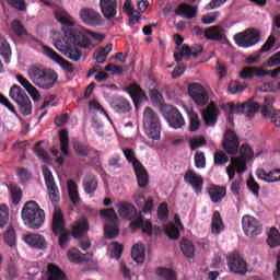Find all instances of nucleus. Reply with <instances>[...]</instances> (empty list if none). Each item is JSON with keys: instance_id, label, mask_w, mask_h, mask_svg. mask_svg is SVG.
<instances>
[{"instance_id": "nucleus-40", "label": "nucleus", "mask_w": 280, "mask_h": 280, "mask_svg": "<svg viewBox=\"0 0 280 280\" xmlns=\"http://www.w3.org/2000/svg\"><path fill=\"white\" fill-rule=\"evenodd\" d=\"M155 273L158 275V277H161V279H164V280H177L178 279V275L176 273V271H174V269H171V268L159 267L155 270Z\"/></svg>"}, {"instance_id": "nucleus-45", "label": "nucleus", "mask_w": 280, "mask_h": 280, "mask_svg": "<svg viewBox=\"0 0 280 280\" xmlns=\"http://www.w3.org/2000/svg\"><path fill=\"white\" fill-rule=\"evenodd\" d=\"M100 215L107 222H110V224H117L119 220V217H117V212H115V209L113 208L101 210Z\"/></svg>"}, {"instance_id": "nucleus-18", "label": "nucleus", "mask_w": 280, "mask_h": 280, "mask_svg": "<svg viewBox=\"0 0 280 280\" xmlns=\"http://www.w3.org/2000/svg\"><path fill=\"white\" fill-rule=\"evenodd\" d=\"M44 55L50 58V60H54V62H57L63 71H67L68 73H73V63L70 61H67V59L62 58L56 50L49 48V46H43Z\"/></svg>"}, {"instance_id": "nucleus-49", "label": "nucleus", "mask_w": 280, "mask_h": 280, "mask_svg": "<svg viewBox=\"0 0 280 280\" xmlns=\"http://www.w3.org/2000/svg\"><path fill=\"white\" fill-rule=\"evenodd\" d=\"M275 173H272V171L270 172H266V170L264 168H258L256 171V176L259 180H264L265 183H275Z\"/></svg>"}, {"instance_id": "nucleus-55", "label": "nucleus", "mask_w": 280, "mask_h": 280, "mask_svg": "<svg viewBox=\"0 0 280 280\" xmlns=\"http://www.w3.org/2000/svg\"><path fill=\"white\" fill-rule=\"evenodd\" d=\"M43 176L47 188L56 186L54 174L51 173V170H49V167L43 166Z\"/></svg>"}, {"instance_id": "nucleus-11", "label": "nucleus", "mask_w": 280, "mask_h": 280, "mask_svg": "<svg viewBox=\"0 0 280 280\" xmlns=\"http://www.w3.org/2000/svg\"><path fill=\"white\" fill-rule=\"evenodd\" d=\"M188 94L197 106H207L209 104V92L200 83L189 84Z\"/></svg>"}, {"instance_id": "nucleus-64", "label": "nucleus", "mask_w": 280, "mask_h": 280, "mask_svg": "<svg viewBox=\"0 0 280 280\" xmlns=\"http://www.w3.org/2000/svg\"><path fill=\"white\" fill-rule=\"evenodd\" d=\"M19 278V268L14 262H10L7 268V279L14 280Z\"/></svg>"}, {"instance_id": "nucleus-25", "label": "nucleus", "mask_w": 280, "mask_h": 280, "mask_svg": "<svg viewBox=\"0 0 280 280\" xmlns=\"http://www.w3.org/2000/svg\"><path fill=\"white\" fill-rule=\"evenodd\" d=\"M208 196H210L211 202L213 205H218V202H222L224 198H226V187L218 186L215 184H210L206 188Z\"/></svg>"}, {"instance_id": "nucleus-20", "label": "nucleus", "mask_w": 280, "mask_h": 280, "mask_svg": "<svg viewBox=\"0 0 280 280\" xmlns=\"http://www.w3.org/2000/svg\"><path fill=\"white\" fill-rule=\"evenodd\" d=\"M203 36L207 40H214L217 43H226V30L222 25H213L206 28Z\"/></svg>"}, {"instance_id": "nucleus-17", "label": "nucleus", "mask_w": 280, "mask_h": 280, "mask_svg": "<svg viewBox=\"0 0 280 280\" xmlns=\"http://www.w3.org/2000/svg\"><path fill=\"white\" fill-rule=\"evenodd\" d=\"M128 95H130L136 108L141 104V102H148V95L145 91L141 89V85L138 83H130L128 86L122 89Z\"/></svg>"}, {"instance_id": "nucleus-19", "label": "nucleus", "mask_w": 280, "mask_h": 280, "mask_svg": "<svg viewBox=\"0 0 280 280\" xmlns=\"http://www.w3.org/2000/svg\"><path fill=\"white\" fill-rule=\"evenodd\" d=\"M119 3L117 0H100V10L106 21H113L117 16Z\"/></svg>"}, {"instance_id": "nucleus-13", "label": "nucleus", "mask_w": 280, "mask_h": 280, "mask_svg": "<svg viewBox=\"0 0 280 280\" xmlns=\"http://www.w3.org/2000/svg\"><path fill=\"white\" fill-rule=\"evenodd\" d=\"M222 148L228 154L235 155L240 152V138L232 129H226L223 135Z\"/></svg>"}, {"instance_id": "nucleus-31", "label": "nucleus", "mask_w": 280, "mask_h": 280, "mask_svg": "<svg viewBox=\"0 0 280 280\" xmlns=\"http://www.w3.org/2000/svg\"><path fill=\"white\" fill-rule=\"evenodd\" d=\"M112 108L121 115L124 113H130V110H132V105H130V101L119 96L112 102Z\"/></svg>"}, {"instance_id": "nucleus-37", "label": "nucleus", "mask_w": 280, "mask_h": 280, "mask_svg": "<svg viewBox=\"0 0 280 280\" xmlns=\"http://www.w3.org/2000/svg\"><path fill=\"white\" fill-rule=\"evenodd\" d=\"M0 56H2L4 59L5 65H10V58H12V48L3 35H0Z\"/></svg>"}, {"instance_id": "nucleus-53", "label": "nucleus", "mask_w": 280, "mask_h": 280, "mask_svg": "<svg viewBox=\"0 0 280 280\" xmlns=\"http://www.w3.org/2000/svg\"><path fill=\"white\" fill-rule=\"evenodd\" d=\"M40 143H43V142L39 141L35 144V148H34L35 154H36V156H38V159L44 161V163H50L51 158L49 156V153H47V151H45V149L40 148Z\"/></svg>"}, {"instance_id": "nucleus-12", "label": "nucleus", "mask_w": 280, "mask_h": 280, "mask_svg": "<svg viewBox=\"0 0 280 280\" xmlns=\"http://www.w3.org/2000/svg\"><path fill=\"white\" fill-rule=\"evenodd\" d=\"M81 21L90 27H100L104 25V18L95 9L82 8L79 12Z\"/></svg>"}, {"instance_id": "nucleus-44", "label": "nucleus", "mask_w": 280, "mask_h": 280, "mask_svg": "<svg viewBox=\"0 0 280 280\" xmlns=\"http://www.w3.org/2000/svg\"><path fill=\"white\" fill-rule=\"evenodd\" d=\"M267 244L270 248H277V246H280V233L277 228L270 229L267 237Z\"/></svg>"}, {"instance_id": "nucleus-22", "label": "nucleus", "mask_w": 280, "mask_h": 280, "mask_svg": "<svg viewBox=\"0 0 280 280\" xmlns=\"http://www.w3.org/2000/svg\"><path fill=\"white\" fill-rule=\"evenodd\" d=\"M117 209L121 218L125 220H131V222H133V220H138L139 215H141V212L137 210V207L128 201L119 202L117 205Z\"/></svg>"}, {"instance_id": "nucleus-15", "label": "nucleus", "mask_w": 280, "mask_h": 280, "mask_svg": "<svg viewBox=\"0 0 280 280\" xmlns=\"http://www.w3.org/2000/svg\"><path fill=\"white\" fill-rule=\"evenodd\" d=\"M184 182L194 189L197 196L202 194V187L205 186V179L201 175L196 173L194 170H188L184 175Z\"/></svg>"}, {"instance_id": "nucleus-1", "label": "nucleus", "mask_w": 280, "mask_h": 280, "mask_svg": "<svg viewBox=\"0 0 280 280\" xmlns=\"http://www.w3.org/2000/svg\"><path fill=\"white\" fill-rule=\"evenodd\" d=\"M30 80L38 86V89L49 90L54 89L58 82V73L51 69L34 66L27 71Z\"/></svg>"}, {"instance_id": "nucleus-63", "label": "nucleus", "mask_w": 280, "mask_h": 280, "mask_svg": "<svg viewBox=\"0 0 280 280\" xmlns=\"http://www.w3.org/2000/svg\"><path fill=\"white\" fill-rule=\"evenodd\" d=\"M229 163V155L223 151H217L214 153V165H226Z\"/></svg>"}, {"instance_id": "nucleus-2", "label": "nucleus", "mask_w": 280, "mask_h": 280, "mask_svg": "<svg viewBox=\"0 0 280 280\" xmlns=\"http://www.w3.org/2000/svg\"><path fill=\"white\" fill-rule=\"evenodd\" d=\"M22 220L25 226L38 231L45 224V210L36 201H27L22 209Z\"/></svg>"}, {"instance_id": "nucleus-41", "label": "nucleus", "mask_w": 280, "mask_h": 280, "mask_svg": "<svg viewBox=\"0 0 280 280\" xmlns=\"http://www.w3.org/2000/svg\"><path fill=\"white\" fill-rule=\"evenodd\" d=\"M180 249L184 253L185 257H188L189 259L194 258V255H196V247L194 246V243L188 238H184L182 241Z\"/></svg>"}, {"instance_id": "nucleus-23", "label": "nucleus", "mask_w": 280, "mask_h": 280, "mask_svg": "<svg viewBox=\"0 0 280 280\" xmlns=\"http://www.w3.org/2000/svg\"><path fill=\"white\" fill-rule=\"evenodd\" d=\"M220 115V109L215 103H210L206 109L201 112V117L207 127H213L218 124V117Z\"/></svg>"}, {"instance_id": "nucleus-42", "label": "nucleus", "mask_w": 280, "mask_h": 280, "mask_svg": "<svg viewBox=\"0 0 280 280\" xmlns=\"http://www.w3.org/2000/svg\"><path fill=\"white\" fill-rule=\"evenodd\" d=\"M131 257L137 264H143L145 261V252L143 246L136 244L131 248Z\"/></svg>"}, {"instance_id": "nucleus-58", "label": "nucleus", "mask_w": 280, "mask_h": 280, "mask_svg": "<svg viewBox=\"0 0 280 280\" xmlns=\"http://www.w3.org/2000/svg\"><path fill=\"white\" fill-rule=\"evenodd\" d=\"M246 89V84H242L238 81H231L228 85V91L232 95H235V93H242Z\"/></svg>"}, {"instance_id": "nucleus-14", "label": "nucleus", "mask_w": 280, "mask_h": 280, "mask_svg": "<svg viewBox=\"0 0 280 280\" xmlns=\"http://www.w3.org/2000/svg\"><path fill=\"white\" fill-rule=\"evenodd\" d=\"M228 267L230 272L234 275L244 276L248 272V262H246L238 253L230 254L228 257Z\"/></svg>"}, {"instance_id": "nucleus-33", "label": "nucleus", "mask_w": 280, "mask_h": 280, "mask_svg": "<svg viewBox=\"0 0 280 280\" xmlns=\"http://www.w3.org/2000/svg\"><path fill=\"white\" fill-rule=\"evenodd\" d=\"M202 127V120L198 113L190 110L188 112V130L189 132H198Z\"/></svg>"}, {"instance_id": "nucleus-43", "label": "nucleus", "mask_w": 280, "mask_h": 280, "mask_svg": "<svg viewBox=\"0 0 280 280\" xmlns=\"http://www.w3.org/2000/svg\"><path fill=\"white\" fill-rule=\"evenodd\" d=\"M59 141L62 154L69 156V131L67 129L59 131Z\"/></svg>"}, {"instance_id": "nucleus-34", "label": "nucleus", "mask_w": 280, "mask_h": 280, "mask_svg": "<svg viewBox=\"0 0 280 280\" xmlns=\"http://www.w3.org/2000/svg\"><path fill=\"white\" fill-rule=\"evenodd\" d=\"M133 171H135L139 187H147L149 177H148V171L145 170V166L143 164H138L137 166H133Z\"/></svg>"}, {"instance_id": "nucleus-46", "label": "nucleus", "mask_w": 280, "mask_h": 280, "mask_svg": "<svg viewBox=\"0 0 280 280\" xmlns=\"http://www.w3.org/2000/svg\"><path fill=\"white\" fill-rule=\"evenodd\" d=\"M11 30H13V32L18 38H23V37L27 36V30L25 28L23 23H21L20 20L12 21Z\"/></svg>"}, {"instance_id": "nucleus-24", "label": "nucleus", "mask_w": 280, "mask_h": 280, "mask_svg": "<svg viewBox=\"0 0 280 280\" xmlns=\"http://www.w3.org/2000/svg\"><path fill=\"white\" fill-rule=\"evenodd\" d=\"M166 118L171 128H174L175 130H178V128L185 126V118L183 117V114H180L178 108L174 106H171L167 109Z\"/></svg>"}, {"instance_id": "nucleus-51", "label": "nucleus", "mask_w": 280, "mask_h": 280, "mask_svg": "<svg viewBox=\"0 0 280 280\" xmlns=\"http://www.w3.org/2000/svg\"><path fill=\"white\" fill-rule=\"evenodd\" d=\"M55 19L58 21V23H61V25H68V27H73L74 25L71 19H69V14H67L65 11H56Z\"/></svg>"}, {"instance_id": "nucleus-3", "label": "nucleus", "mask_w": 280, "mask_h": 280, "mask_svg": "<svg viewBox=\"0 0 280 280\" xmlns=\"http://www.w3.org/2000/svg\"><path fill=\"white\" fill-rule=\"evenodd\" d=\"M241 156L231 158V164L226 167V174L230 180L235 178V171L242 176L247 170L246 165L248 161L253 160L255 156V151L248 143H244L238 149Z\"/></svg>"}, {"instance_id": "nucleus-21", "label": "nucleus", "mask_w": 280, "mask_h": 280, "mask_svg": "<svg viewBox=\"0 0 280 280\" xmlns=\"http://www.w3.org/2000/svg\"><path fill=\"white\" fill-rule=\"evenodd\" d=\"M52 234L55 237H58L62 231L67 230V223L65 222V214H62V209L58 206H55V210L52 212Z\"/></svg>"}, {"instance_id": "nucleus-61", "label": "nucleus", "mask_w": 280, "mask_h": 280, "mask_svg": "<svg viewBox=\"0 0 280 280\" xmlns=\"http://www.w3.org/2000/svg\"><path fill=\"white\" fill-rule=\"evenodd\" d=\"M195 167L201 170L207 167V158H205V152L197 151L195 154Z\"/></svg>"}, {"instance_id": "nucleus-28", "label": "nucleus", "mask_w": 280, "mask_h": 280, "mask_svg": "<svg viewBox=\"0 0 280 280\" xmlns=\"http://www.w3.org/2000/svg\"><path fill=\"white\" fill-rule=\"evenodd\" d=\"M175 14L176 16H183V19H196L198 16V7L180 3L175 10Z\"/></svg>"}, {"instance_id": "nucleus-36", "label": "nucleus", "mask_w": 280, "mask_h": 280, "mask_svg": "<svg viewBox=\"0 0 280 280\" xmlns=\"http://www.w3.org/2000/svg\"><path fill=\"white\" fill-rule=\"evenodd\" d=\"M67 257L71 264H86L89 261L86 255L82 254V252L75 247L68 250Z\"/></svg>"}, {"instance_id": "nucleus-54", "label": "nucleus", "mask_w": 280, "mask_h": 280, "mask_svg": "<svg viewBox=\"0 0 280 280\" xmlns=\"http://www.w3.org/2000/svg\"><path fill=\"white\" fill-rule=\"evenodd\" d=\"M4 243L10 247L16 244V232L13 230V228H8V230L4 232Z\"/></svg>"}, {"instance_id": "nucleus-4", "label": "nucleus", "mask_w": 280, "mask_h": 280, "mask_svg": "<svg viewBox=\"0 0 280 280\" xmlns=\"http://www.w3.org/2000/svg\"><path fill=\"white\" fill-rule=\"evenodd\" d=\"M89 219L81 218L79 221H77L73 226L72 231L63 230L62 232H59L60 234L58 237V244L60 248H69V244H71V235L75 240H80V237H84L86 233H89Z\"/></svg>"}, {"instance_id": "nucleus-16", "label": "nucleus", "mask_w": 280, "mask_h": 280, "mask_svg": "<svg viewBox=\"0 0 280 280\" xmlns=\"http://www.w3.org/2000/svg\"><path fill=\"white\" fill-rule=\"evenodd\" d=\"M260 113L265 119L271 118V124L280 128V109H275L270 98L265 97V105L261 107Z\"/></svg>"}, {"instance_id": "nucleus-47", "label": "nucleus", "mask_w": 280, "mask_h": 280, "mask_svg": "<svg viewBox=\"0 0 280 280\" xmlns=\"http://www.w3.org/2000/svg\"><path fill=\"white\" fill-rule=\"evenodd\" d=\"M122 153L128 163H131L132 167L141 165V162L137 159V154L130 148H122Z\"/></svg>"}, {"instance_id": "nucleus-60", "label": "nucleus", "mask_w": 280, "mask_h": 280, "mask_svg": "<svg viewBox=\"0 0 280 280\" xmlns=\"http://www.w3.org/2000/svg\"><path fill=\"white\" fill-rule=\"evenodd\" d=\"M119 235V228L117 225L106 224L105 225V237L107 240H115Z\"/></svg>"}, {"instance_id": "nucleus-5", "label": "nucleus", "mask_w": 280, "mask_h": 280, "mask_svg": "<svg viewBox=\"0 0 280 280\" xmlns=\"http://www.w3.org/2000/svg\"><path fill=\"white\" fill-rule=\"evenodd\" d=\"M259 103L253 100L244 103H237L236 105L235 103H226L223 106L224 110H229L228 121L230 126H233V115H244L245 113L248 119H253V117H255V113L259 110Z\"/></svg>"}, {"instance_id": "nucleus-48", "label": "nucleus", "mask_w": 280, "mask_h": 280, "mask_svg": "<svg viewBox=\"0 0 280 280\" xmlns=\"http://www.w3.org/2000/svg\"><path fill=\"white\" fill-rule=\"evenodd\" d=\"M73 149H74L75 154H78V156H89L90 152L93 151V149H91V147H89L80 141L73 142Z\"/></svg>"}, {"instance_id": "nucleus-57", "label": "nucleus", "mask_w": 280, "mask_h": 280, "mask_svg": "<svg viewBox=\"0 0 280 280\" xmlns=\"http://www.w3.org/2000/svg\"><path fill=\"white\" fill-rule=\"evenodd\" d=\"M108 58V52L104 48H97L93 54V59L96 60L97 65H104Z\"/></svg>"}, {"instance_id": "nucleus-50", "label": "nucleus", "mask_w": 280, "mask_h": 280, "mask_svg": "<svg viewBox=\"0 0 280 280\" xmlns=\"http://www.w3.org/2000/svg\"><path fill=\"white\" fill-rule=\"evenodd\" d=\"M65 56L69 58V60H73V62H78L82 58V51L78 46L68 47L66 49Z\"/></svg>"}, {"instance_id": "nucleus-10", "label": "nucleus", "mask_w": 280, "mask_h": 280, "mask_svg": "<svg viewBox=\"0 0 280 280\" xmlns=\"http://www.w3.org/2000/svg\"><path fill=\"white\" fill-rule=\"evenodd\" d=\"M68 40L74 45V47H81L83 49L91 47L89 30L86 28H71L68 33Z\"/></svg>"}, {"instance_id": "nucleus-9", "label": "nucleus", "mask_w": 280, "mask_h": 280, "mask_svg": "<svg viewBox=\"0 0 280 280\" xmlns=\"http://www.w3.org/2000/svg\"><path fill=\"white\" fill-rule=\"evenodd\" d=\"M242 226L247 237H257V235H261L264 232V225L261 224V221L249 214L243 215Z\"/></svg>"}, {"instance_id": "nucleus-29", "label": "nucleus", "mask_w": 280, "mask_h": 280, "mask_svg": "<svg viewBox=\"0 0 280 280\" xmlns=\"http://www.w3.org/2000/svg\"><path fill=\"white\" fill-rule=\"evenodd\" d=\"M16 80L27 91L34 102H40V93L25 77L18 74Z\"/></svg>"}, {"instance_id": "nucleus-30", "label": "nucleus", "mask_w": 280, "mask_h": 280, "mask_svg": "<svg viewBox=\"0 0 280 280\" xmlns=\"http://www.w3.org/2000/svg\"><path fill=\"white\" fill-rule=\"evenodd\" d=\"M67 185L70 202H72L73 207H80V205H82V199L80 198V192L78 191V184L75 180L69 179Z\"/></svg>"}, {"instance_id": "nucleus-8", "label": "nucleus", "mask_w": 280, "mask_h": 280, "mask_svg": "<svg viewBox=\"0 0 280 280\" xmlns=\"http://www.w3.org/2000/svg\"><path fill=\"white\" fill-rule=\"evenodd\" d=\"M259 40H261V33L253 27L234 35V43L237 45V47H242L243 49L255 47Z\"/></svg>"}, {"instance_id": "nucleus-6", "label": "nucleus", "mask_w": 280, "mask_h": 280, "mask_svg": "<svg viewBox=\"0 0 280 280\" xmlns=\"http://www.w3.org/2000/svg\"><path fill=\"white\" fill-rule=\"evenodd\" d=\"M143 128L147 137L153 141H161V118L151 107L143 112Z\"/></svg>"}, {"instance_id": "nucleus-38", "label": "nucleus", "mask_w": 280, "mask_h": 280, "mask_svg": "<svg viewBox=\"0 0 280 280\" xmlns=\"http://www.w3.org/2000/svg\"><path fill=\"white\" fill-rule=\"evenodd\" d=\"M9 190L11 195V202L15 207L21 203V198H23V190L16 184H9Z\"/></svg>"}, {"instance_id": "nucleus-39", "label": "nucleus", "mask_w": 280, "mask_h": 280, "mask_svg": "<svg viewBox=\"0 0 280 280\" xmlns=\"http://www.w3.org/2000/svg\"><path fill=\"white\" fill-rule=\"evenodd\" d=\"M48 280H67V275H65L60 267L56 266L55 264L48 265Z\"/></svg>"}, {"instance_id": "nucleus-27", "label": "nucleus", "mask_w": 280, "mask_h": 280, "mask_svg": "<svg viewBox=\"0 0 280 280\" xmlns=\"http://www.w3.org/2000/svg\"><path fill=\"white\" fill-rule=\"evenodd\" d=\"M129 226L132 231H139V229H141L142 232L145 233V235H152L154 233L152 222L150 220H143V214L139 215L138 219L131 221Z\"/></svg>"}, {"instance_id": "nucleus-35", "label": "nucleus", "mask_w": 280, "mask_h": 280, "mask_svg": "<svg viewBox=\"0 0 280 280\" xmlns=\"http://www.w3.org/2000/svg\"><path fill=\"white\" fill-rule=\"evenodd\" d=\"M83 189L85 194H95L97 191V176L88 174L83 178Z\"/></svg>"}, {"instance_id": "nucleus-32", "label": "nucleus", "mask_w": 280, "mask_h": 280, "mask_svg": "<svg viewBox=\"0 0 280 280\" xmlns=\"http://www.w3.org/2000/svg\"><path fill=\"white\" fill-rule=\"evenodd\" d=\"M224 231V221L222 220V215L220 211H214L211 221V233L212 235H220Z\"/></svg>"}, {"instance_id": "nucleus-62", "label": "nucleus", "mask_w": 280, "mask_h": 280, "mask_svg": "<svg viewBox=\"0 0 280 280\" xmlns=\"http://www.w3.org/2000/svg\"><path fill=\"white\" fill-rule=\"evenodd\" d=\"M8 5L18 10V12H25L27 10V4L25 0H7Z\"/></svg>"}, {"instance_id": "nucleus-56", "label": "nucleus", "mask_w": 280, "mask_h": 280, "mask_svg": "<svg viewBox=\"0 0 280 280\" xmlns=\"http://www.w3.org/2000/svg\"><path fill=\"white\" fill-rule=\"evenodd\" d=\"M47 190L49 200L52 202V205H58V202H60V190H58V186H49Z\"/></svg>"}, {"instance_id": "nucleus-59", "label": "nucleus", "mask_w": 280, "mask_h": 280, "mask_svg": "<svg viewBox=\"0 0 280 280\" xmlns=\"http://www.w3.org/2000/svg\"><path fill=\"white\" fill-rule=\"evenodd\" d=\"M247 188L249 189V191H252V194L255 196V198H259L260 186L255 180L254 176H249V178L247 179Z\"/></svg>"}, {"instance_id": "nucleus-26", "label": "nucleus", "mask_w": 280, "mask_h": 280, "mask_svg": "<svg viewBox=\"0 0 280 280\" xmlns=\"http://www.w3.org/2000/svg\"><path fill=\"white\" fill-rule=\"evenodd\" d=\"M23 240L25 244L32 248H37L38 250H44V248H47V241H45V236L40 234L28 233L23 236Z\"/></svg>"}, {"instance_id": "nucleus-7", "label": "nucleus", "mask_w": 280, "mask_h": 280, "mask_svg": "<svg viewBox=\"0 0 280 280\" xmlns=\"http://www.w3.org/2000/svg\"><path fill=\"white\" fill-rule=\"evenodd\" d=\"M9 96L15 104H18L19 112L24 117L32 115V101L27 93L20 85H12L9 92Z\"/></svg>"}, {"instance_id": "nucleus-52", "label": "nucleus", "mask_w": 280, "mask_h": 280, "mask_svg": "<svg viewBox=\"0 0 280 280\" xmlns=\"http://www.w3.org/2000/svg\"><path fill=\"white\" fill-rule=\"evenodd\" d=\"M10 222V208L7 205H0V229H3Z\"/></svg>"}]
</instances>
